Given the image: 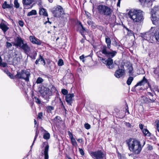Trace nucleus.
Instances as JSON below:
<instances>
[{
	"label": "nucleus",
	"instance_id": "f257e3e1",
	"mask_svg": "<svg viewBox=\"0 0 159 159\" xmlns=\"http://www.w3.org/2000/svg\"><path fill=\"white\" fill-rule=\"evenodd\" d=\"M126 143L129 150L135 154H139L143 147L139 141L134 139H129L126 141Z\"/></svg>",
	"mask_w": 159,
	"mask_h": 159
},
{
	"label": "nucleus",
	"instance_id": "f03ea898",
	"mask_svg": "<svg viewBox=\"0 0 159 159\" xmlns=\"http://www.w3.org/2000/svg\"><path fill=\"white\" fill-rule=\"evenodd\" d=\"M129 17L134 22H141L144 19V13L140 10H130L128 13Z\"/></svg>",
	"mask_w": 159,
	"mask_h": 159
},
{
	"label": "nucleus",
	"instance_id": "7ed1b4c3",
	"mask_svg": "<svg viewBox=\"0 0 159 159\" xmlns=\"http://www.w3.org/2000/svg\"><path fill=\"white\" fill-rule=\"evenodd\" d=\"M14 45L20 47L23 49L25 53L27 54L30 51V48L26 43H24V40L20 37H17L15 39Z\"/></svg>",
	"mask_w": 159,
	"mask_h": 159
},
{
	"label": "nucleus",
	"instance_id": "20e7f679",
	"mask_svg": "<svg viewBox=\"0 0 159 159\" xmlns=\"http://www.w3.org/2000/svg\"><path fill=\"white\" fill-rule=\"evenodd\" d=\"M152 18L151 19L153 24L156 25L159 23V7H155L151 11Z\"/></svg>",
	"mask_w": 159,
	"mask_h": 159
},
{
	"label": "nucleus",
	"instance_id": "39448f33",
	"mask_svg": "<svg viewBox=\"0 0 159 159\" xmlns=\"http://www.w3.org/2000/svg\"><path fill=\"white\" fill-rule=\"evenodd\" d=\"M98 10L100 14L108 16L111 15L112 11L110 7L104 5H99L98 6Z\"/></svg>",
	"mask_w": 159,
	"mask_h": 159
},
{
	"label": "nucleus",
	"instance_id": "423d86ee",
	"mask_svg": "<svg viewBox=\"0 0 159 159\" xmlns=\"http://www.w3.org/2000/svg\"><path fill=\"white\" fill-rule=\"evenodd\" d=\"M157 30L156 27H152L150 30L148 32L145 33L143 36V39L152 42L154 38V34L156 31Z\"/></svg>",
	"mask_w": 159,
	"mask_h": 159
},
{
	"label": "nucleus",
	"instance_id": "0eeeda50",
	"mask_svg": "<svg viewBox=\"0 0 159 159\" xmlns=\"http://www.w3.org/2000/svg\"><path fill=\"white\" fill-rule=\"evenodd\" d=\"M30 73V71L28 70H22L20 72H17L16 77L19 79L24 80L25 81L28 82Z\"/></svg>",
	"mask_w": 159,
	"mask_h": 159
},
{
	"label": "nucleus",
	"instance_id": "6e6552de",
	"mask_svg": "<svg viewBox=\"0 0 159 159\" xmlns=\"http://www.w3.org/2000/svg\"><path fill=\"white\" fill-rule=\"evenodd\" d=\"M109 48L106 45L102 46L101 48L100 51L103 54L107 57H114L117 53V52L114 51H111L110 52L108 51Z\"/></svg>",
	"mask_w": 159,
	"mask_h": 159
},
{
	"label": "nucleus",
	"instance_id": "1a4fd4ad",
	"mask_svg": "<svg viewBox=\"0 0 159 159\" xmlns=\"http://www.w3.org/2000/svg\"><path fill=\"white\" fill-rule=\"evenodd\" d=\"M90 155L93 159H106L104 154L100 151L92 152Z\"/></svg>",
	"mask_w": 159,
	"mask_h": 159
},
{
	"label": "nucleus",
	"instance_id": "9d476101",
	"mask_svg": "<svg viewBox=\"0 0 159 159\" xmlns=\"http://www.w3.org/2000/svg\"><path fill=\"white\" fill-rule=\"evenodd\" d=\"M52 12L55 17H59L63 15L64 13L62 8L60 6H57L52 10Z\"/></svg>",
	"mask_w": 159,
	"mask_h": 159
},
{
	"label": "nucleus",
	"instance_id": "9b49d317",
	"mask_svg": "<svg viewBox=\"0 0 159 159\" xmlns=\"http://www.w3.org/2000/svg\"><path fill=\"white\" fill-rule=\"evenodd\" d=\"M42 96L45 98H49L51 95V93L50 92V89L47 88H44L41 92Z\"/></svg>",
	"mask_w": 159,
	"mask_h": 159
},
{
	"label": "nucleus",
	"instance_id": "f8f14e48",
	"mask_svg": "<svg viewBox=\"0 0 159 159\" xmlns=\"http://www.w3.org/2000/svg\"><path fill=\"white\" fill-rule=\"evenodd\" d=\"M29 39L30 41L33 44L38 45H40L41 44L42 41L34 36H30Z\"/></svg>",
	"mask_w": 159,
	"mask_h": 159
},
{
	"label": "nucleus",
	"instance_id": "ddd939ff",
	"mask_svg": "<svg viewBox=\"0 0 159 159\" xmlns=\"http://www.w3.org/2000/svg\"><path fill=\"white\" fill-rule=\"evenodd\" d=\"M49 146L48 145H46L44 148L42 150V153L44 156V159H48L49 156L48 152L49 151Z\"/></svg>",
	"mask_w": 159,
	"mask_h": 159
},
{
	"label": "nucleus",
	"instance_id": "4468645a",
	"mask_svg": "<svg viewBox=\"0 0 159 159\" xmlns=\"http://www.w3.org/2000/svg\"><path fill=\"white\" fill-rule=\"evenodd\" d=\"M125 70L124 69H119L115 72V75L116 78H119L123 76Z\"/></svg>",
	"mask_w": 159,
	"mask_h": 159
},
{
	"label": "nucleus",
	"instance_id": "2eb2a0df",
	"mask_svg": "<svg viewBox=\"0 0 159 159\" xmlns=\"http://www.w3.org/2000/svg\"><path fill=\"white\" fill-rule=\"evenodd\" d=\"M74 97L73 93L68 94L66 96V100L67 103L71 105L72 102V98Z\"/></svg>",
	"mask_w": 159,
	"mask_h": 159
},
{
	"label": "nucleus",
	"instance_id": "dca6fc26",
	"mask_svg": "<svg viewBox=\"0 0 159 159\" xmlns=\"http://www.w3.org/2000/svg\"><path fill=\"white\" fill-rule=\"evenodd\" d=\"M106 65L107 67L109 69H112L113 66V61L112 59L110 58H109L106 61H105Z\"/></svg>",
	"mask_w": 159,
	"mask_h": 159
},
{
	"label": "nucleus",
	"instance_id": "f3484780",
	"mask_svg": "<svg viewBox=\"0 0 159 159\" xmlns=\"http://www.w3.org/2000/svg\"><path fill=\"white\" fill-rule=\"evenodd\" d=\"M147 83V80L145 78V76H144L143 79L138 82L136 85L134 86V87L135 88L138 86H141L142 85H144L145 84Z\"/></svg>",
	"mask_w": 159,
	"mask_h": 159
},
{
	"label": "nucleus",
	"instance_id": "a211bd4d",
	"mask_svg": "<svg viewBox=\"0 0 159 159\" xmlns=\"http://www.w3.org/2000/svg\"><path fill=\"white\" fill-rule=\"evenodd\" d=\"M34 0H22V3L24 7V8L25 9H28L26 7V6L29 5L31 4Z\"/></svg>",
	"mask_w": 159,
	"mask_h": 159
},
{
	"label": "nucleus",
	"instance_id": "6ab92c4d",
	"mask_svg": "<svg viewBox=\"0 0 159 159\" xmlns=\"http://www.w3.org/2000/svg\"><path fill=\"white\" fill-rule=\"evenodd\" d=\"M0 28L1 29L4 33H5L9 29V28L4 23L2 22L0 24Z\"/></svg>",
	"mask_w": 159,
	"mask_h": 159
},
{
	"label": "nucleus",
	"instance_id": "aec40b11",
	"mask_svg": "<svg viewBox=\"0 0 159 159\" xmlns=\"http://www.w3.org/2000/svg\"><path fill=\"white\" fill-rule=\"evenodd\" d=\"M50 92L51 93V95H52L55 93L57 94L58 93V91L54 86H52L51 87V89H50Z\"/></svg>",
	"mask_w": 159,
	"mask_h": 159
},
{
	"label": "nucleus",
	"instance_id": "412c9836",
	"mask_svg": "<svg viewBox=\"0 0 159 159\" xmlns=\"http://www.w3.org/2000/svg\"><path fill=\"white\" fill-rule=\"evenodd\" d=\"M39 14L40 15H43L46 16H48V14L45 9L42 8L39 10Z\"/></svg>",
	"mask_w": 159,
	"mask_h": 159
},
{
	"label": "nucleus",
	"instance_id": "4be33fe9",
	"mask_svg": "<svg viewBox=\"0 0 159 159\" xmlns=\"http://www.w3.org/2000/svg\"><path fill=\"white\" fill-rule=\"evenodd\" d=\"M105 41L107 46L108 47L109 49H110L111 47V40L109 38L107 37L105 38Z\"/></svg>",
	"mask_w": 159,
	"mask_h": 159
},
{
	"label": "nucleus",
	"instance_id": "5701e85b",
	"mask_svg": "<svg viewBox=\"0 0 159 159\" xmlns=\"http://www.w3.org/2000/svg\"><path fill=\"white\" fill-rule=\"evenodd\" d=\"M12 4L10 5L7 4L6 1L4 2L2 5V8L3 9L11 8L12 7Z\"/></svg>",
	"mask_w": 159,
	"mask_h": 159
},
{
	"label": "nucleus",
	"instance_id": "b1692460",
	"mask_svg": "<svg viewBox=\"0 0 159 159\" xmlns=\"http://www.w3.org/2000/svg\"><path fill=\"white\" fill-rule=\"evenodd\" d=\"M38 125H37L36 127V133H35V136L34 137V140L33 142V143L31 145V146L30 147H31V149L32 148V146H33L34 145V143L35 141L36 140V138L38 135V134H39V132H38L37 130L38 129Z\"/></svg>",
	"mask_w": 159,
	"mask_h": 159
},
{
	"label": "nucleus",
	"instance_id": "393cba45",
	"mask_svg": "<svg viewBox=\"0 0 159 159\" xmlns=\"http://www.w3.org/2000/svg\"><path fill=\"white\" fill-rule=\"evenodd\" d=\"M36 11L35 10H32L28 13L27 16H29L32 15H36Z\"/></svg>",
	"mask_w": 159,
	"mask_h": 159
},
{
	"label": "nucleus",
	"instance_id": "a878e982",
	"mask_svg": "<svg viewBox=\"0 0 159 159\" xmlns=\"http://www.w3.org/2000/svg\"><path fill=\"white\" fill-rule=\"evenodd\" d=\"M46 108L48 112H51L52 111L54 110V107L52 106H48L46 107Z\"/></svg>",
	"mask_w": 159,
	"mask_h": 159
},
{
	"label": "nucleus",
	"instance_id": "bb28decb",
	"mask_svg": "<svg viewBox=\"0 0 159 159\" xmlns=\"http://www.w3.org/2000/svg\"><path fill=\"white\" fill-rule=\"evenodd\" d=\"M143 133L146 136H149L150 135V133L147 129H144L142 130Z\"/></svg>",
	"mask_w": 159,
	"mask_h": 159
},
{
	"label": "nucleus",
	"instance_id": "cd10ccee",
	"mask_svg": "<svg viewBox=\"0 0 159 159\" xmlns=\"http://www.w3.org/2000/svg\"><path fill=\"white\" fill-rule=\"evenodd\" d=\"M78 28L79 29H80L81 31L83 32L85 30L84 28L83 27L80 22H78Z\"/></svg>",
	"mask_w": 159,
	"mask_h": 159
},
{
	"label": "nucleus",
	"instance_id": "c85d7f7f",
	"mask_svg": "<svg viewBox=\"0 0 159 159\" xmlns=\"http://www.w3.org/2000/svg\"><path fill=\"white\" fill-rule=\"evenodd\" d=\"M134 80V78L133 77L130 76L129 77L127 80V84L129 85L131 84V82Z\"/></svg>",
	"mask_w": 159,
	"mask_h": 159
},
{
	"label": "nucleus",
	"instance_id": "c756f323",
	"mask_svg": "<svg viewBox=\"0 0 159 159\" xmlns=\"http://www.w3.org/2000/svg\"><path fill=\"white\" fill-rule=\"evenodd\" d=\"M70 140L73 146L75 147H77V144L75 139L74 138L70 139Z\"/></svg>",
	"mask_w": 159,
	"mask_h": 159
},
{
	"label": "nucleus",
	"instance_id": "7c9ffc66",
	"mask_svg": "<svg viewBox=\"0 0 159 159\" xmlns=\"http://www.w3.org/2000/svg\"><path fill=\"white\" fill-rule=\"evenodd\" d=\"M141 100L143 103H147L148 102V99L147 97L146 96H142L141 97Z\"/></svg>",
	"mask_w": 159,
	"mask_h": 159
},
{
	"label": "nucleus",
	"instance_id": "2f4dec72",
	"mask_svg": "<svg viewBox=\"0 0 159 159\" xmlns=\"http://www.w3.org/2000/svg\"><path fill=\"white\" fill-rule=\"evenodd\" d=\"M50 137V134L48 133H45L43 135V138L46 139H49Z\"/></svg>",
	"mask_w": 159,
	"mask_h": 159
},
{
	"label": "nucleus",
	"instance_id": "473e14b6",
	"mask_svg": "<svg viewBox=\"0 0 159 159\" xmlns=\"http://www.w3.org/2000/svg\"><path fill=\"white\" fill-rule=\"evenodd\" d=\"M157 30L156 31V33L154 34L155 38L157 41L159 42V30L157 32Z\"/></svg>",
	"mask_w": 159,
	"mask_h": 159
},
{
	"label": "nucleus",
	"instance_id": "72a5a7b5",
	"mask_svg": "<svg viewBox=\"0 0 159 159\" xmlns=\"http://www.w3.org/2000/svg\"><path fill=\"white\" fill-rule=\"evenodd\" d=\"M43 81V80L41 77H39L36 81V83L38 84H39L42 83Z\"/></svg>",
	"mask_w": 159,
	"mask_h": 159
},
{
	"label": "nucleus",
	"instance_id": "f704fd0d",
	"mask_svg": "<svg viewBox=\"0 0 159 159\" xmlns=\"http://www.w3.org/2000/svg\"><path fill=\"white\" fill-rule=\"evenodd\" d=\"M39 62L41 63L42 64H43L44 65L45 64V60H44V59L40 55L39 56Z\"/></svg>",
	"mask_w": 159,
	"mask_h": 159
},
{
	"label": "nucleus",
	"instance_id": "c9c22d12",
	"mask_svg": "<svg viewBox=\"0 0 159 159\" xmlns=\"http://www.w3.org/2000/svg\"><path fill=\"white\" fill-rule=\"evenodd\" d=\"M0 66L3 67H5L7 66V64L6 63L1 61L0 62Z\"/></svg>",
	"mask_w": 159,
	"mask_h": 159
},
{
	"label": "nucleus",
	"instance_id": "e433bc0d",
	"mask_svg": "<svg viewBox=\"0 0 159 159\" xmlns=\"http://www.w3.org/2000/svg\"><path fill=\"white\" fill-rule=\"evenodd\" d=\"M126 29L128 31V34L130 36H132V35H134V34L133 32L131 30H129L128 28H126Z\"/></svg>",
	"mask_w": 159,
	"mask_h": 159
},
{
	"label": "nucleus",
	"instance_id": "4c0bfd02",
	"mask_svg": "<svg viewBox=\"0 0 159 159\" xmlns=\"http://www.w3.org/2000/svg\"><path fill=\"white\" fill-rule=\"evenodd\" d=\"M14 6L16 8H18L19 7V4L17 0H15L14 1Z\"/></svg>",
	"mask_w": 159,
	"mask_h": 159
},
{
	"label": "nucleus",
	"instance_id": "58836bf2",
	"mask_svg": "<svg viewBox=\"0 0 159 159\" xmlns=\"http://www.w3.org/2000/svg\"><path fill=\"white\" fill-rule=\"evenodd\" d=\"M34 100L35 102L38 104H40L41 103L40 100L36 97H34Z\"/></svg>",
	"mask_w": 159,
	"mask_h": 159
},
{
	"label": "nucleus",
	"instance_id": "ea45409f",
	"mask_svg": "<svg viewBox=\"0 0 159 159\" xmlns=\"http://www.w3.org/2000/svg\"><path fill=\"white\" fill-rule=\"evenodd\" d=\"M64 64L63 60L62 59H60L58 62V65L59 66H62Z\"/></svg>",
	"mask_w": 159,
	"mask_h": 159
},
{
	"label": "nucleus",
	"instance_id": "a19ab883",
	"mask_svg": "<svg viewBox=\"0 0 159 159\" xmlns=\"http://www.w3.org/2000/svg\"><path fill=\"white\" fill-rule=\"evenodd\" d=\"M61 93L64 95H66L67 94L68 91L66 89H63L61 90Z\"/></svg>",
	"mask_w": 159,
	"mask_h": 159
},
{
	"label": "nucleus",
	"instance_id": "79ce46f5",
	"mask_svg": "<svg viewBox=\"0 0 159 159\" xmlns=\"http://www.w3.org/2000/svg\"><path fill=\"white\" fill-rule=\"evenodd\" d=\"M85 128L87 129H89L90 128V125L88 123H86L84 125Z\"/></svg>",
	"mask_w": 159,
	"mask_h": 159
},
{
	"label": "nucleus",
	"instance_id": "37998d69",
	"mask_svg": "<svg viewBox=\"0 0 159 159\" xmlns=\"http://www.w3.org/2000/svg\"><path fill=\"white\" fill-rule=\"evenodd\" d=\"M6 46L7 48H9L11 47L12 46V45L11 43H9L8 42H6Z\"/></svg>",
	"mask_w": 159,
	"mask_h": 159
},
{
	"label": "nucleus",
	"instance_id": "c03bdc74",
	"mask_svg": "<svg viewBox=\"0 0 159 159\" xmlns=\"http://www.w3.org/2000/svg\"><path fill=\"white\" fill-rule=\"evenodd\" d=\"M68 135L70 139L74 138L73 134L71 133L70 131H69L68 132Z\"/></svg>",
	"mask_w": 159,
	"mask_h": 159
},
{
	"label": "nucleus",
	"instance_id": "a18cd8bd",
	"mask_svg": "<svg viewBox=\"0 0 159 159\" xmlns=\"http://www.w3.org/2000/svg\"><path fill=\"white\" fill-rule=\"evenodd\" d=\"M19 25L21 27H23L24 25V22L22 20H19Z\"/></svg>",
	"mask_w": 159,
	"mask_h": 159
},
{
	"label": "nucleus",
	"instance_id": "49530a36",
	"mask_svg": "<svg viewBox=\"0 0 159 159\" xmlns=\"http://www.w3.org/2000/svg\"><path fill=\"white\" fill-rule=\"evenodd\" d=\"M43 116V114L42 112L39 113L38 114V118H39L40 119H41L42 118Z\"/></svg>",
	"mask_w": 159,
	"mask_h": 159
},
{
	"label": "nucleus",
	"instance_id": "de8ad7c7",
	"mask_svg": "<svg viewBox=\"0 0 159 159\" xmlns=\"http://www.w3.org/2000/svg\"><path fill=\"white\" fill-rule=\"evenodd\" d=\"M79 152H80V153L82 155H84V152L83 150L80 148H79Z\"/></svg>",
	"mask_w": 159,
	"mask_h": 159
},
{
	"label": "nucleus",
	"instance_id": "09e8293b",
	"mask_svg": "<svg viewBox=\"0 0 159 159\" xmlns=\"http://www.w3.org/2000/svg\"><path fill=\"white\" fill-rule=\"evenodd\" d=\"M153 72L155 74L157 75H159V72L157 69H155V70H154Z\"/></svg>",
	"mask_w": 159,
	"mask_h": 159
},
{
	"label": "nucleus",
	"instance_id": "8fccbe9b",
	"mask_svg": "<svg viewBox=\"0 0 159 159\" xmlns=\"http://www.w3.org/2000/svg\"><path fill=\"white\" fill-rule=\"evenodd\" d=\"M85 15L88 18H89L91 17L90 14L88 12H85Z\"/></svg>",
	"mask_w": 159,
	"mask_h": 159
},
{
	"label": "nucleus",
	"instance_id": "3c124183",
	"mask_svg": "<svg viewBox=\"0 0 159 159\" xmlns=\"http://www.w3.org/2000/svg\"><path fill=\"white\" fill-rule=\"evenodd\" d=\"M118 157L120 159H126V158L125 157L122 156L120 154H118Z\"/></svg>",
	"mask_w": 159,
	"mask_h": 159
},
{
	"label": "nucleus",
	"instance_id": "603ef678",
	"mask_svg": "<svg viewBox=\"0 0 159 159\" xmlns=\"http://www.w3.org/2000/svg\"><path fill=\"white\" fill-rule=\"evenodd\" d=\"M61 119V118L60 116H57L54 118V120H55L57 121L58 120H60Z\"/></svg>",
	"mask_w": 159,
	"mask_h": 159
},
{
	"label": "nucleus",
	"instance_id": "864d4df0",
	"mask_svg": "<svg viewBox=\"0 0 159 159\" xmlns=\"http://www.w3.org/2000/svg\"><path fill=\"white\" fill-rule=\"evenodd\" d=\"M129 72L130 73H131L133 70V68L132 66H130L129 69Z\"/></svg>",
	"mask_w": 159,
	"mask_h": 159
},
{
	"label": "nucleus",
	"instance_id": "5fc2aeb1",
	"mask_svg": "<svg viewBox=\"0 0 159 159\" xmlns=\"http://www.w3.org/2000/svg\"><path fill=\"white\" fill-rule=\"evenodd\" d=\"M125 125L126 126L129 128H131V125L128 122H126L125 123Z\"/></svg>",
	"mask_w": 159,
	"mask_h": 159
},
{
	"label": "nucleus",
	"instance_id": "6e6d98bb",
	"mask_svg": "<svg viewBox=\"0 0 159 159\" xmlns=\"http://www.w3.org/2000/svg\"><path fill=\"white\" fill-rule=\"evenodd\" d=\"M84 55H82L80 56V60H81L83 62L84 61Z\"/></svg>",
	"mask_w": 159,
	"mask_h": 159
},
{
	"label": "nucleus",
	"instance_id": "4d7b16f0",
	"mask_svg": "<svg viewBox=\"0 0 159 159\" xmlns=\"http://www.w3.org/2000/svg\"><path fill=\"white\" fill-rule=\"evenodd\" d=\"M3 71L6 74H7L9 76H10L11 73L8 72L7 70H3Z\"/></svg>",
	"mask_w": 159,
	"mask_h": 159
},
{
	"label": "nucleus",
	"instance_id": "13d9d810",
	"mask_svg": "<svg viewBox=\"0 0 159 159\" xmlns=\"http://www.w3.org/2000/svg\"><path fill=\"white\" fill-rule=\"evenodd\" d=\"M126 108L125 109V112H127L128 114H129V112L128 110V106L127 104H126Z\"/></svg>",
	"mask_w": 159,
	"mask_h": 159
},
{
	"label": "nucleus",
	"instance_id": "bf43d9fd",
	"mask_svg": "<svg viewBox=\"0 0 159 159\" xmlns=\"http://www.w3.org/2000/svg\"><path fill=\"white\" fill-rule=\"evenodd\" d=\"M60 102L61 103V105L62 106V107L63 108H65V106L64 105L62 101H61V98H60Z\"/></svg>",
	"mask_w": 159,
	"mask_h": 159
},
{
	"label": "nucleus",
	"instance_id": "052dcab7",
	"mask_svg": "<svg viewBox=\"0 0 159 159\" xmlns=\"http://www.w3.org/2000/svg\"><path fill=\"white\" fill-rule=\"evenodd\" d=\"M87 23L89 25H91L93 24V22L91 20L87 21Z\"/></svg>",
	"mask_w": 159,
	"mask_h": 159
},
{
	"label": "nucleus",
	"instance_id": "680f3d73",
	"mask_svg": "<svg viewBox=\"0 0 159 159\" xmlns=\"http://www.w3.org/2000/svg\"><path fill=\"white\" fill-rule=\"evenodd\" d=\"M139 128L141 129H143V125L142 124H139Z\"/></svg>",
	"mask_w": 159,
	"mask_h": 159
},
{
	"label": "nucleus",
	"instance_id": "e2e57ef3",
	"mask_svg": "<svg viewBox=\"0 0 159 159\" xmlns=\"http://www.w3.org/2000/svg\"><path fill=\"white\" fill-rule=\"evenodd\" d=\"M39 58L38 59H37L36 60V61L35 62V64H38V63H39Z\"/></svg>",
	"mask_w": 159,
	"mask_h": 159
},
{
	"label": "nucleus",
	"instance_id": "0e129e2a",
	"mask_svg": "<svg viewBox=\"0 0 159 159\" xmlns=\"http://www.w3.org/2000/svg\"><path fill=\"white\" fill-rule=\"evenodd\" d=\"M159 127V120H158L157 121V125H156V127L158 128Z\"/></svg>",
	"mask_w": 159,
	"mask_h": 159
},
{
	"label": "nucleus",
	"instance_id": "69168bd1",
	"mask_svg": "<svg viewBox=\"0 0 159 159\" xmlns=\"http://www.w3.org/2000/svg\"><path fill=\"white\" fill-rule=\"evenodd\" d=\"M148 95H150V96H151L152 97L153 96V94L150 92H148Z\"/></svg>",
	"mask_w": 159,
	"mask_h": 159
},
{
	"label": "nucleus",
	"instance_id": "338daca9",
	"mask_svg": "<svg viewBox=\"0 0 159 159\" xmlns=\"http://www.w3.org/2000/svg\"><path fill=\"white\" fill-rule=\"evenodd\" d=\"M155 100V99H154L153 98L150 99V100L152 102H154Z\"/></svg>",
	"mask_w": 159,
	"mask_h": 159
},
{
	"label": "nucleus",
	"instance_id": "774afa93",
	"mask_svg": "<svg viewBox=\"0 0 159 159\" xmlns=\"http://www.w3.org/2000/svg\"><path fill=\"white\" fill-rule=\"evenodd\" d=\"M66 159H71V158L69 157H67L66 158Z\"/></svg>",
	"mask_w": 159,
	"mask_h": 159
}]
</instances>
